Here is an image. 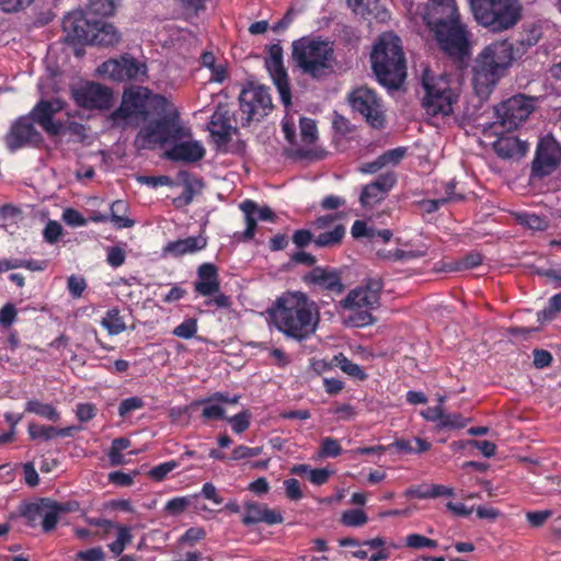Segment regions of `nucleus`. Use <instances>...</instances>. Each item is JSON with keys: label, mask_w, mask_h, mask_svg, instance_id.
<instances>
[{"label": "nucleus", "mask_w": 561, "mask_h": 561, "mask_svg": "<svg viewBox=\"0 0 561 561\" xmlns=\"http://www.w3.org/2000/svg\"><path fill=\"white\" fill-rule=\"evenodd\" d=\"M273 325L287 337L302 341L312 335L320 320L317 304L302 291H287L268 309Z\"/></svg>", "instance_id": "f257e3e1"}, {"label": "nucleus", "mask_w": 561, "mask_h": 561, "mask_svg": "<svg viewBox=\"0 0 561 561\" xmlns=\"http://www.w3.org/2000/svg\"><path fill=\"white\" fill-rule=\"evenodd\" d=\"M423 20L435 33L440 48L451 56H462L468 48V32L461 23L455 0H430Z\"/></svg>", "instance_id": "f03ea898"}, {"label": "nucleus", "mask_w": 561, "mask_h": 561, "mask_svg": "<svg viewBox=\"0 0 561 561\" xmlns=\"http://www.w3.org/2000/svg\"><path fill=\"white\" fill-rule=\"evenodd\" d=\"M513 46L507 41L488 45L473 65V88L481 99H486L499 80L512 65Z\"/></svg>", "instance_id": "7ed1b4c3"}, {"label": "nucleus", "mask_w": 561, "mask_h": 561, "mask_svg": "<svg viewBox=\"0 0 561 561\" xmlns=\"http://www.w3.org/2000/svg\"><path fill=\"white\" fill-rule=\"evenodd\" d=\"M371 64L380 84L398 89L407 76L400 38L393 33L380 35L371 53Z\"/></svg>", "instance_id": "20e7f679"}, {"label": "nucleus", "mask_w": 561, "mask_h": 561, "mask_svg": "<svg viewBox=\"0 0 561 561\" xmlns=\"http://www.w3.org/2000/svg\"><path fill=\"white\" fill-rule=\"evenodd\" d=\"M424 95L422 106L431 117H447L454 113L459 99V91L447 75H433L426 70L422 78Z\"/></svg>", "instance_id": "39448f33"}, {"label": "nucleus", "mask_w": 561, "mask_h": 561, "mask_svg": "<svg viewBox=\"0 0 561 561\" xmlns=\"http://www.w3.org/2000/svg\"><path fill=\"white\" fill-rule=\"evenodd\" d=\"M476 21L492 32L514 27L522 18L518 0H469Z\"/></svg>", "instance_id": "423d86ee"}, {"label": "nucleus", "mask_w": 561, "mask_h": 561, "mask_svg": "<svg viewBox=\"0 0 561 561\" xmlns=\"http://www.w3.org/2000/svg\"><path fill=\"white\" fill-rule=\"evenodd\" d=\"M381 283L371 279L363 286L351 290L341 301L348 312L345 322L352 327H365L374 322L371 311L379 306Z\"/></svg>", "instance_id": "0eeeda50"}, {"label": "nucleus", "mask_w": 561, "mask_h": 561, "mask_svg": "<svg viewBox=\"0 0 561 561\" xmlns=\"http://www.w3.org/2000/svg\"><path fill=\"white\" fill-rule=\"evenodd\" d=\"M293 56L301 70L312 78L332 71L333 49L328 42L302 38L294 43Z\"/></svg>", "instance_id": "6e6552de"}, {"label": "nucleus", "mask_w": 561, "mask_h": 561, "mask_svg": "<svg viewBox=\"0 0 561 561\" xmlns=\"http://www.w3.org/2000/svg\"><path fill=\"white\" fill-rule=\"evenodd\" d=\"M159 119L151 121L141 127L136 137L139 149H150L169 141H178L190 135V129L184 127L178 115L162 112Z\"/></svg>", "instance_id": "1a4fd4ad"}, {"label": "nucleus", "mask_w": 561, "mask_h": 561, "mask_svg": "<svg viewBox=\"0 0 561 561\" xmlns=\"http://www.w3.org/2000/svg\"><path fill=\"white\" fill-rule=\"evenodd\" d=\"M165 106H168V100L164 96L152 94L147 88L136 87L124 92L116 116L124 119L147 121L151 110L160 115L165 112Z\"/></svg>", "instance_id": "9d476101"}, {"label": "nucleus", "mask_w": 561, "mask_h": 561, "mask_svg": "<svg viewBox=\"0 0 561 561\" xmlns=\"http://www.w3.org/2000/svg\"><path fill=\"white\" fill-rule=\"evenodd\" d=\"M536 100L523 94L514 95L495 107L500 125L506 129L517 128L535 108Z\"/></svg>", "instance_id": "9b49d317"}, {"label": "nucleus", "mask_w": 561, "mask_h": 561, "mask_svg": "<svg viewBox=\"0 0 561 561\" xmlns=\"http://www.w3.org/2000/svg\"><path fill=\"white\" fill-rule=\"evenodd\" d=\"M240 110L245 115L247 123L261 121L272 110V99L266 88L250 84L239 96Z\"/></svg>", "instance_id": "f8f14e48"}, {"label": "nucleus", "mask_w": 561, "mask_h": 561, "mask_svg": "<svg viewBox=\"0 0 561 561\" xmlns=\"http://www.w3.org/2000/svg\"><path fill=\"white\" fill-rule=\"evenodd\" d=\"M98 72L114 81L141 80L147 75V66L125 54L119 58L104 61L98 67Z\"/></svg>", "instance_id": "ddd939ff"}, {"label": "nucleus", "mask_w": 561, "mask_h": 561, "mask_svg": "<svg viewBox=\"0 0 561 561\" xmlns=\"http://www.w3.org/2000/svg\"><path fill=\"white\" fill-rule=\"evenodd\" d=\"M561 163V146L551 136L541 137L537 144L535 158L531 163V172L535 176L542 178L554 172Z\"/></svg>", "instance_id": "4468645a"}, {"label": "nucleus", "mask_w": 561, "mask_h": 561, "mask_svg": "<svg viewBox=\"0 0 561 561\" xmlns=\"http://www.w3.org/2000/svg\"><path fill=\"white\" fill-rule=\"evenodd\" d=\"M352 108L362 114L373 127H381L383 124V111L376 93L360 87L352 92L348 98Z\"/></svg>", "instance_id": "2eb2a0df"}, {"label": "nucleus", "mask_w": 561, "mask_h": 561, "mask_svg": "<svg viewBox=\"0 0 561 561\" xmlns=\"http://www.w3.org/2000/svg\"><path fill=\"white\" fill-rule=\"evenodd\" d=\"M72 96L79 106L89 110H104L112 104V91L95 82L87 81L73 87Z\"/></svg>", "instance_id": "dca6fc26"}, {"label": "nucleus", "mask_w": 561, "mask_h": 561, "mask_svg": "<svg viewBox=\"0 0 561 561\" xmlns=\"http://www.w3.org/2000/svg\"><path fill=\"white\" fill-rule=\"evenodd\" d=\"M65 107L60 99L41 100L31 111L30 117L37 123L48 135H59L65 129V124L55 119V115Z\"/></svg>", "instance_id": "f3484780"}, {"label": "nucleus", "mask_w": 561, "mask_h": 561, "mask_svg": "<svg viewBox=\"0 0 561 561\" xmlns=\"http://www.w3.org/2000/svg\"><path fill=\"white\" fill-rule=\"evenodd\" d=\"M95 20L83 11H73L65 16L62 28L68 41L78 44H89L93 30H95Z\"/></svg>", "instance_id": "a211bd4d"}, {"label": "nucleus", "mask_w": 561, "mask_h": 561, "mask_svg": "<svg viewBox=\"0 0 561 561\" xmlns=\"http://www.w3.org/2000/svg\"><path fill=\"white\" fill-rule=\"evenodd\" d=\"M266 69L276 85L282 102L287 106L290 104V89L287 73L283 66V51L278 45L270 48L268 56L265 60Z\"/></svg>", "instance_id": "6ab92c4d"}, {"label": "nucleus", "mask_w": 561, "mask_h": 561, "mask_svg": "<svg viewBox=\"0 0 561 561\" xmlns=\"http://www.w3.org/2000/svg\"><path fill=\"white\" fill-rule=\"evenodd\" d=\"M42 141V135L33 126V121L28 116L20 117L12 126L5 137L7 146L11 150H16L26 145H38Z\"/></svg>", "instance_id": "aec40b11"}, {"label": "nucleus", "mask_w": 561, "mask_h": 561, "mask_svg": "<svg viewBox=\"0 0 561 561\" xmlns=\"http://www.w3.org/2000/svg\"><path fill=\"white\" fill-rule=\"evenodd\" d=\"M394 183V173L387 172L379 175L376 181L365 185L359 197L362 206L373 207L383 201Z\"/></svg>", "instance_id": "412c9836"}, {"label": "nucleus", "mask_w": 561, "mask_h": 561, "mask_svg": "<svg viewBox=\"0 0 561 561\" xmlns=\"http://www.w3.org/2000/svg\"><path fill=\"white\" fill-rule=\"evenodd\" d=\"M284 520L279 511L270 508L266 504L247 502L242 523L247 526L264 523L266 525L282 524Z\"/></svg>", "instance_id": "4be33fe9"}, {"label": "nucleus", "mask_w": 561, "mask_h": 561, "mask_svg": "<svg viewBox=\"0 0 561 561\" xmlns=\"http://www.w3.org/2000/svg\"><path fill=\"white\" fill-rule=\"evenodd\" d=\"M208 129L219 145L229 141L237 131V128L232 125L230 113L225 106H218L214 112Z\"/></svg>", "instance_id": "5701e85b"}, {"label": "nucleus", "mask_w": 561, "mask_h": 561, "mask_svg": "<svg viewBox=\"0 0 561 561\" xmlns=\"http://www.w3.org/2000/svg\"><path fill=\"white\" fill-rule=\"evenodd\" d=\"M240 209L244 214L247 228L243 232V238L250 240L255 234L257 220H274V213L267 206L259 207L253 201L247 199L240 204Z\"/></svg>", "instance_id": "b1692460"}, {"label": "nucleus", "mask_w": 561, "mask_h": 561, "mask_svg": "<svg viewBox=\"0 0 561 561\" xmlns=\"http://www.w3.org/2000/svg\"><path fill=\"white\" fill-rule=\"evenodd\" d=\"M175 142L165 152L167 158L173 161L195 162L205 156V148L197 140H182Z\"/></svg>", "instance_id": "393cba45"}, {"label": "nucleus", "mask_w": 561, "mask_h": 561, "mask_svg": "<svg viewBox=\"0 0 561 561\" xmlns=\"http://www.w3.org/2000/svg\"><path fill=\"white\" fill-rule=\"evenodd\" d=\"M493 149L502 159H520L529 150V144L520 140L513 135H506L497 138L493 144Z\"/></svg>", "instance_id": "a878e982"}, {"label": "nucleus", "mask_w": 561, "mask_h": 561, "mask_svg": "<svg viewBox=\"0 0 561 561\" xmlns=\"http://www.w3.org/2000/svg\"><path fill=\"white\" fill-rule=\"evenodd\" d=\"M306 280L310 284L319 286L322 289L331 290L337 294L342 293L344 289L339 273L327 267L312 268L307 274Z\"/></svg>", "instance_id": "bb28decb"}, {"label": "nucleus", "mask_w": 561, "mask_h": 561, "mask_svg": "<svg viewBox=\"0 0 561 561\" xmlns=\"http://www.w3.org/2000/svg\"><path fill=\"white\" fill-rule=\"evenodd\" d=\"M207 245V239L199 234L171 241L163 248V255L179 257L185 254H193L203 250Z\"/></svg>", "instance_id": "cd10ccee"}, {"label": "nucleus", "mask_w": 561, "mask_h": 561, "mask_svg": "<svg viewBox=\"0 0 561 561\" xmlns=\"http://www.w3.org/2000/svg\"><path fill=\"white\" fill-rule=\"evenodd\" d=\"M198 280L195 283V290L203 296H210L219 291L217 268L210 263H204L197 271Z\"/></svg>", "instance_id": "c85d7f7f"}, {"label": "nucleus", "mask_w": 561, "mask_h": 561, "mask_svg": "<svg viewBox=\"0 0 561 561\" xmlns=\"http://www.w3.org/2000/svg\"><path fill=\"white\" fill-rule=\"evenodd\" d=\"M91 45L111 46L119 41V35L115 27L102 20H95V30L92 32Z\"/></svg>", "instance_id": "c756f323"}, {"label": "nucleus", "mask_w": 561, "mask_h": 561, "mask_svg": "<svg viewBox=\"0 0 561 561\" xmlns=\"http://www.w3.org/2000/svg\"><path fill=\"white\" fill-rule=\"evenodd\" d=\"M67 512V507L64 504L44 500V507L39 508V515H42V526L45 531L53 530L59 519V515Z\"/></svg>", "instance_id": "7c9ffc66"}, {"label": "nucleus", "mask_w": 561, "mask_h": 561, "mask_svg": "<svg viewBox=\"0 0 561 561\" xmlns=\"http://www.w3.org/2000/svg\"><path fill=\"white\" fill-rule=\"evenodd\" d=\"M101 325L111 335H118L126 330L125 320L117 308H112L106 311L105 316L101 320Z\"/></svg>", "instance_id": "2f4dec72"}, {"label": "nucleus", "mask_w": 561, "mask_h": 561, "mask_svg": "<svg viewBox=\"0 0 561 561\" xmlns=\"http://www.w3.org/2000/svg\"><path fill=\"white\" fill-rule=\"evenodd\" d=\"M128 210V206L124 201H115L111 205V215L110 220L113 222V225L118 228H130L134 226V220L129 219L126 214Z\"/></svg>", "instance_id": "473e14b6"}, {"label": "nucleus", "mask_w": 561, "mask_h": 561, "mask_svg": "<svg viewBox=\"0 0 561 561\" xmlns=\"http://www.w3.org/2000/svg\"><path fill=\"white\" fill-rule=\"evenodd\" d=\"M25 411L34 413L48 421L57 422L60 417V413L49 403H44L38 400H30L26 402Z\"/></svg>", "instance_id": "72a5a7b5"}, {"label": "nucleus", "mask_w": 561, "mask_h": 561, "mask_svg": "<svg viewBox=\"0 0 561 561\" xmlns=\"http://www.w3.org/2000/svg\"><path fill=\"white\" fill-rule=\"evenodd\" d=\"M114 11V0H90L85 13L93 19L101 20L112 15Z\"/></svg>", "instance_id": "f704fd0d"}, {"label": "nucleus", "mask_w": 561, "mask_h": 561, "mask_svg": "<svg viewBox=\"0 0 561 561\" xmlns=\"http://www.w3.org/2000/svg\"><path fill=\"white\" fill-rule=\"evenodd\" d=\"M112 529L117 530V539L108 545V549L115 556H121L124 552L126 546L129 545L133 540L131 529L130 527L116 524H114Z\"/></svg>", "instance_id": "c9c22d12"}, {"label": "nucleus", "mask_w": 561, "mask_h": 561, "mask_svg": "<svg viewBox=\"0 0 561 561\" xmlns=\"http://www.w3.org/2000/svg\"><path fill=\"white\" fill-rule=\"evenodd\" d=\"M363 546H367L370 550H374V552L369 554L368 561H382L390 557L387 541L382 537L365 540L363 541Z\"/></svg>", "instance_id": "e433bc0d"}, {"label": "nucleus", "mask_w": 561, "mask_h": 561, "mask_svg": "<svg viewBox=\"0 0 561 561\" xmlns=\"http://www.w3.org/2000/svg\"><path fill=\"white\" fill-rule=\"evenodd\" d=\"M345 234V228L342 225L335 226L330 231L321 232L314 239V243L318 247H332L339 244Z\"/></svg>", "instance_id": "4c0bfd02"}, {"label": "nucleus", "mask_w": 561, "mask_h": 561, "mask_svg": "<svg viewBox=\"0 0 561 561\" xmlns=\"http://www.w3.org/2000/svg\"><path fill=\"white\" fill-rule=\"evenodd\" d=\"M130 446V440L124 437L115 438L108 451V459L113 466H121L126 462L122 451Z\"/></svg>", "instance_id": "58836bf2"}, {"label": "nucleus", "mask_w": 561, "mask_h": 561, "mask_svg": "<svg viewBox=\"0 0 561 561\" xmlns=\"http://www.w3.org/2000/svg\"><path fill=\"white\" fill-rule=\"evenodd\" d=\"M516 220L520 225H523L531 230L541 231L548 227V222L545 218H542L536 214H533V213H526V211L517 213Z\"/></svg>", "instance_id": "ea45409f"}, {"label": "nucleus", "mask_w": 561, "mask_h": 561, "mask_svg": "<svg viewBox=\"0 0 561 561\" xmlns=\"http://www.w3.org/2000/svg\"><path fill=\"white\" fill-rule=\"evenodd\" d=\"M334 360L336 365L347 375L364 380L366 378V374L360 368L359 365L351 362L347 357H345L343 354H339L334 357Z\"/></svg>", "instance_id": "a19ab883"}, {"label": "nucleus", "mask_w": 561, "mask_h": 561, "mask_svg": "<svg viewBox=\"0 0 561 561\" xmlns=\"http://www.w3.org/2000/svg\"><path fill=\"white\" fill-rule=\"evenodd\" d=\"M469 422V419L465 417L460 413H446L444 411L442 422L437 424L439 428L459 430L463 428Z\"/></svg>", "instance_id": "79ce46f5"}, {"label": "nucleus", "mask_w": 561, "mask_h": 561, "mask_svg": "<svg viewBox=\"0 0 561 561\" xmlns=\"http://www.w3.org/2000/svg\"><path fill=\"white\" fill-rule=\"evenodd\" d=\"M197 330V320L194 318H186L182 323L173 329L172 334L176 337L188 340L195 336Z\"/></svg>", "instance_id": "37998d69"}, {"label": "nucleus", "mask_w": 561, "mask_h": 561, "mask_svg": "<svg viewBox=\"0 0 561 561\" xmlns=\"http://www.w3.org/2000/svg\"><path fill=\"white\" fill-rule=\"evenodd\" d=\"M202 415L209 420H219L225 417V408L214 397H209L204 402Z\"/></svg>", "instance_id": "c03bdc74"}, {"label": "nucleus", "mask_w": 561, "mask_h": 561, "mask_svg": "<svg viewBox=\"0 0 561 561\" xmlns=\"http://www.w3.org/2000/svg\"><path fill=\"white\" fill-rule=\"evenodd\" d=\"M28 434L32 439L50 440L56 437V427L31 423Z\"/></svg>", "instance_id": "a18cd8bd"}, {"label": "nucleus", "mask_w": 561, "mask_h": 561, "mask_svg": "<svg viewBox=\"0 0 561 561\" xmlns=\"http://www.w3.org/2000/svg\"><path fill=\"white\" fill-rule=\"evenodd\" d=\"M341 519L348 527H360L367 523L368 517L362 510H350L343 513Z\"/></svg>", "instance_id": "49530a36"}, {"label": "nucleus", "mask_w": 561, "mask_h": 561, "mask_svg": "<svg viewBox=\"0 0 561 561\" xmlns=\"http://www.w3.org/2000/svg\"><path fill=\"white\" fill-rule=\"evenodd\" d=\"M251 413L249 410H243L240 413L227 419L236 434H241L250 426Z\"/></svg>", "instance_id": "de8ad7c7"}, {"label": "nucleus", "mask_w": 561, "mask_h": 561, "mask_svg": "<svg viewBox=\"0 0 561 561\" xmlns=\"http://www.w3.org/2000/svg\"><path fill=\"white\" fill-rule=\"evenodd\" d=\"M190 504H191L190 497H186V496L174 497L165 503L164 511L170 516H179L183 512H185V510L188 507Z\"/></svg>", "instance_id": "09e8293b"}, {"label": "nucleus", "mask_w": 561, "mask_h": 561, "mask_svg": "<svg viewBox=\"0 0 561 561\" xmlns=\"http://www.w3.org/2000/svg\"><path fill=\"white\" fill-rule=\"evenodd\" d=\"M180 466V461L170 460L150 469L148 476L156 481H162L172 470Z\"/></svg>", "instance_id": "8fccbe9b"}, {"label": "nucleus", "mask_w": 561, "mask_h": 561, "mask_svg": "<svg viewBox=\"0 0 561 561\" xmlns=\"http://www.w3.org/2000/svg\"><path fill=\"white\" fill-rule=\"evenodd\" d=\"M300 137L307 145L314 142L317 138L316 123L311 118H300Z\"/></svg>", "instance_id": "3c124183"}, {"label": "nucleus", "mask_w": 561, "mask_h": 561, "mask_svg": "<svg viewBox=\"0 0 561 561\" xmlns=\"http://www.w3.org/2000/svg\"><path fill=\"white\" fill-rule=\"evenodd\" d=\"M379 0H347L348 7L356 13L365 15L377 9Z\"/></svg>", "instance_id": "603ef678"}, {"label": "nucleus", "mask_w": 561, "mask_h": 561, "mask_svg": "<svg viewBox=\"0 0 561 561\" xmlns=\"http://www.w3.org/2000/svg\"><path fill=\"white\" fill-rule=\"evenodd\" d=\"M405 543L410 548L422 549V548H436L437 542L433 539L426 538L419 534H411L407 536Z\"/></svg>", "instance_id": "864d4df0"}, {"label": "nucleus", "mask_w": 561, "mask_h": 561, "mask_svg": "<svg viewBox=\"0 0 561 561\" xmlns=\"http://www.w3.org/2000/svg\"><path fill=\"white\" fill-rule=\"evenodd\" d=\"M420 499H432L438 496H454L455 491L450 486L443 484H433L427 488V493H420Z\"/></svg>", "instance_id": "5fc2aeb1"}, {"label": "nucleus", "mask_w": 561, "mask_h": 561, "mask_svg": "<svg viewBox=\"0 0 561 561\" xmlns=\"http://www.w3.org/2000/svg\"><path fill=\"white\" fill-rule=\"evenodd\" d=\"M552 511H530L526 513V519L533 527H541L551 516Z\"/></svg>", "instance_id": "6e6d98bb"}, {"label": "nucleus", "mask_w": 561, "mask_h": 561, "mask_svg": "<svg viewBox=\"0 0 561 561\" xmlns=\"http://www.w3.org/2000/svg\"><path fill=\"white\" fill-rule=\"evenodd\" d=\"M407 153V149L403 147H398L391 150L386 151L381 154V164L386 165H396L398 164Z\"/></svg>", "instance_id": "4d7b16f0"}, {"label": "nucleus", "mask_w": 561, "mask_h": 561, "mask_svg": "<svg viewBox=\"0 0 561 561\" xmlns=\"http://www.w3.org/2000/svg\"><path fill=\"white\" fill-rule=\"evenodd\" d=\"M144 407V401L138 397H130L123 400L118 408V413L122 417H125L130 412L141 409Z\"/></svg>", "instance_id": "13d9d810"}, {"label": "nucleus", "mask_w": 561, "mask_h": 561, "mask_svg": "<svg viewBox=\"0 0 561 561\" xmlns=\"http://www.w3.org/2000/svg\"><path fill=\"white\" fill-rule=\"evenodd\" d=\"M62 233V227L59 222L50 220L47 222L43 236L48 243H55L58 241Z\"/></svg>", "instance_id": "bf43d9fd"}, {"label": "nucleus", "mask_w": 561, "mask_h": 561, "mask_svg": "<svg viewBox=\"0 0 561 561\" xmlns=\"http://www.w3.org/2000/svg\"><path fill=\"white\" fill-rule=\"evenodd\" d=\"M87 288L85 279L81 276L71 275L68 278V290L73 298H79Z\"/></svg>", "instance_id": "052dcab7"}, {"label": "nucleus", "mask_w": 561, "mask_h": 561, "mask_svg": "<svg viewBox=\"0 0 561 561\" xmlns=\"http://www.w3.org/2000/svg\"><path fill=\"white\" fill-rule=\"evenodd\" d=\"M62 220L71 227H83L87 225V219L73 208L64 210Z\"/></svg>", "instance_id": "680f3d73"}, {"label": "nucleus", "mask_w": 561, "mask_h": 561, "mask_svg": "<svg viewBox=\"0 0 561 561\" xmlns=\"http://www.w3.org/2000/svg\"><path fill=\"white\" fill-rule=\"evenodd\" d=\"M261 453H262V447H248L244 445H240L232 450L231 458L233 460L253 458V457L261 455Z\"/></svg>", "instance_id": "e2e57ef3"}, {"label": "nucleus", "mask_w": 561, "mask_h": 561, "mask_svg": "<svg viewBox=\"0 0 561 561\" xmlns=\"http://www.w3.org/2000/svg\"><path fill=\"white\" fill-rule=\"evenodd\" d=\"M76 558L82 561H105V553L101 547H94L79 551Z\"/></svg>", "instance_id": "0e129e2a"}, {"label": "nucleus", "mask_w": 561, "mask_h": 561, "mask_svg": "<svg viewBox=\"0 0 561 561\" xmlns=\"http://www.w3.org/2000/svg\"><path fill=\"white\" fill-rule=\"evenodd\" d=\"M206 531L202 527H192L187 529L184 535L180 538L181 543L195 545L197 541L204 539Z\"/></svg>", "instance_id": "69168bd1"}, {"label": "nucleus", "mask_w": 561, "mask_h": 561, "mask_svg": "<svg viewBox=\"0 0 561 561\" xmlns=\"http://www.w3.org/2000/svg\"><path fill=\"white\" fill-rule=\"evenodd\" d=\"M560 311H561V293L552 296L549 299V306L539 313V317L542 314L545 319L551 320Z\"/></svg>", "instance_id": "338daca9"}, {"label": "nucleus", "mask_w": 561, "mask_h": 561, "mask_svg": "<svg viewBox=\"0 0 561 561\" xmlns=\"http://www.w3.org/2000/svg\"><path fill=\"white\" fill-rule=\"evenodd\" d=\"M342 453V447L339 442L331 437H325L322 440L321 454L325 457H336Z\"/></svg>", "instance_id": "774afa93"}]
</instances>
